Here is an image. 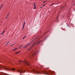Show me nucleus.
<instances>
[{
    "label": "nucleus",
    "mask_w": 75,
    "mask_h": 75,
    "mask_svg": "<svg viewBox=\"0 0 75 75\" xmlns=\"http://www.w3.org/2000/svg\"><path fill=\"white\" fill-rule=\"evenodd\" d=\"M19 64L20 65H22V64H23V65H25L28 66L29 65L28 63L26 61H22L20 60Z\"/></svg>",
    "instance_id": "nucleus-1"
},
{
    "label": "nucleus",
    "mask_w": 75,
    "mask_h": 75,
    "mask_svg": "<svg viewBox=\"0 0 75 75\" xmlns=\"http://www.w3.org/2000/svg\"><path fill=\"white\" fill-rule=\"evenodd\" d=\"M4 68L6 71H8L10 69L8 67L2 66L0 64V68Z\"/></svg>",
    "instance_id": "nucleus-2"
},
{
    "label": "nucleus",
    "mask_w": 75,
    "mask_h": 75,
    "mask_svg": "<svg viewBox=\"0 0 75 75\" xmlns=\"http://www.w3.org/2000/svg\"><path fill=\"white\" fill-rule=\"evenodd\" d=\"M18 72H19L21 74H22L23 73H25V70H24V71L23 70H22L21 69H18Z\"/></svg>",
    "instance_id": "nucleus-3"
},
{
    "label": "nucleus",
    "mask_w": 75,
    "mask_h": 75,
    "mask_svg": "<svg viewBox=\"0 0 75 75\" xmlns=\"http://www.w3.org/2000/svg\"><path fill=\"white\" fill-rule=\"evenodd\" d=\"M42 73L48 75L49 74L48 73V71H43L42 72Z\"/></svg>",
    "instance_id": "nucleus-4"
},
{
    "label": "nucleus",
    "mask_w": 75,
    "mask_h": 75,
    "mask_svg": "<svg viewBox=\"0 0 75 75\" xmlns=\"http://www.w3.org/2000/svg\"><path fill=\"white\" fill-rule=\"evenodd\" d=\"M33 71L35 72V73H36V74H38L39 73V72L38 71L36 70H33Z\"/></svg>",
    "instance_id": "nucleus-5"
},
{
    "label": "nucleus",
    "mask_w": 75,
    "mask_h": 75,
    "mask_svg": "<svg viewBox=\"0 0 75 75\" xmlns=\"http://www.w3.org/2000/svg\"><path fill=\"white\" fill-rule=\"evenodd\" d=\"M25 24V21L24 22L23 25V30L24 29Z\"/></svg>",
    "instance_id": "nucleus-6"
},
{
    "label": "nucleus",
    "mask_w": 75,
    "mask_h": 75,
    "mask_svg": "<svg viewBox=\"0 0 75 75\" xmlns=\"http://www.w3.org/2000/svg\"><path fill=\"white\" fill-rule=\"evenodd\" d=\"M36 53V52H35L34 53V54H33L32 56H31V57H33L35 55Z\"/></svg>",
    "instance_id": "nucleus-7"
},
{
    "label": "nucleus",
    "mask_w": 75,
    "mask_h": 75,
    "mask_svg": "<svg viewBox=\"0 0 75 75\" xmlns=\"http://www.w3.org/2000/svg\"><path fill=\"white\" fill-rule=\"evenodd\" d=\"M30 45V44H28L25 46V47H24V48H25L27 47L28 45Z\"/></svg>",
    "instance_id": "nucleus-8"
},
{
    "label": "nucleus",
    "mask_w": 75,
    "mask_h": 75,
    "mask_svg": "<svg viewBox=\"0 0 75 75\" xmlns=\"http://www.w3.org/2000/svg\"><path fill=\"white\" fill-rule=\"evenodd\" d=\"M5 30H4V31H3V32L2 33H1V35H3V34H4V32H5Z\"/></svg>",
    "instance_id": "nucleus-9"
},
{
    "label": "nucleus",
    "mask_w": 75,
    "mask_h": 75,
    "mask_svg": "<svg viewBox=\"0 0 75 75\" xmlns=\"http://www.w3.org/2000/svg\"><path fill=\"white\" fill-rule=\"evenodd\" d=\"M34 9H36V6H34V7L33 8Z\"/></svg>",
    "instance_id": "nucleus-10"
},
{
    "label": "nucleus",
    "mask_w": 75,
    "mask_h": 75,
    "mask_svg": "<svg viewBox=\"0 0 75 75\" xmlns=\"http://www.w3.org/2000/svg\"><path fill=\"white\" fill-rule=\"evenodd\" d=\"M27 36H25V37H23V39H24Z\"/></svg>",
    "instance_id": "nucleus-11"
},
{
    "label": "nucleus",
    "mask_w": 75,
    "mask_h": 75,
    "mask_svg": "<svg viewBox=\"0 0 75 75\" xmlns=\"http://www.w3.org/2000/svg\"><path fill=\"white\" fill-rule=\"evenodd\" d=\"M40 42H41V41H40L39 42H37V44H39V43H40Z\"/></svg>",
    "instance_id": "nucleus-12"
},
{
    "label": "nucleus",
    "mask_w": 75,
    "mask_h": 75,
    "mask_svg": "<svg viewBox=\"0 0 75 75\" xmlns=\"http://www.w3.org/2000/svg\"><path fill=\"white\" fill-rule=\"evenodd\" d=\"M17 49H18V47H16L15 48L14 50H13V51H14L15 50H16Z\"/></svg>",
    "instance_id": "nucleus-13"
},
{
    "label": "nucleus",
    "mask_w": 75,
    "mask_h": 75,
    "mask_svg": "<svg viewBox=\"0 0 75 75\" xmlns=\"http://www.w3.org/2000/svg\"><path fill=\"white\" fill-rule=\"evenodd\" d=\"M21 52V51H19V52H17L16 53V54H17L18 53H19V52Z\"/></svg>",
    "instance_id": "nucleus-14"
},
{
    "label": "nucleus",
    "mask_w": 75,
    "mask_h": 75,
    "mask_svg": "<svg viewBox=\"0 0 75 75\" xmlns=\"http://www.w3.org/2000/svg\"><path fill=\"white\" fill-rule=\"evenodd\" d=\"M54 4V3H53V4H52V5H50V6H52Z\"/></svg>",
    "instance_id": "nucleus-15"
},
{
    "label": "nucleus",
    "mask_w": 75,
    "mask_h": 75,
    "mask_svg": "<svg viewBox=\"0 0 75 75\" xmlns=\"http://www.w3.org/2000/svg\"><path fill=\"white\" fill-rule=\"evenodd\" d=\"M35 6V3L34 2V6Z\"/></svg>",
    "instance_id": "nucleus-16"
},
{
    "label": "nucleus",
    "mask_w": 75,
    "mask_h": 75,
    "mask_svg": "<svg viewBox=\"0 0 75 75\" xmlns=\"http://www.w3.org/2000/svg\"><path fill=\"white\" fill-rule=\"evenodd\" d=\"M3 75H9L7 74H3Z\"/></svg>",
    "instance_id": "nucleus-17"
},
{
    "label": "nucleus",
    "mask_w": 75,
    "mask_h": 75,
    "mask_svg": "<svg viewBox=\"0 0 75 75\" xmlns=\"http://www.w3.org/2000/svg\"><path fill=\"white\" fill-rule=\"evenodd\" d=\"M12 70H14V68H13V69H11Z\"/></svg>",
    "instance_id": "nucleus-18"
},
{
    "label": "nucleus",
    "mask_w": 75,
    "mask_h": 75,
    "mask_svg": "<svg viewBox=\"0 0 75 75\" xmlns=\"http://www.w3.org/2000/svg\"><path fill=\"white\" fill-rule=\"evenodd\" d=\"M10 15V14H8L7 15V17H8V16H9Z\"/></svg>",
    "instance_id": "nucleus-19"
},
{
    "label": "nucleus",
    "mask_w": 75,
    "mask_h": 75,
    "mask_svg": "<svg viewBox=\"0 0 75 75\" xmlns=\"http://www.w3.org/2000/svg\"><path fill=\"white\" fill-rule=\"evenodd\" d=\"M7 18H8V17L6 16V19Z\"/></svg>",
    "instance_id": "nucleus-20"
},
{
    "label": "nucleus",
    "mask_w": 75,
    "mask_h": 75,
    "mask_svg": "<svg viewBox=\"0 0 75 75\" xmlns=\"http://www.w3.org/2000/svg\"><path fill=\"white\" fill-rule=\"evenodd\" d=\"M9 43V42H8V43H7L6 44V45H7Z\"/></svg>",
    "instance_id": "nucleus-21"
},
{
    "label": "nucleus",
    "mask_w": 75,
    "mask_h": 75,
    "mask_svg": "<svg viewBox=\"0 0 75 75\" xmlns=\"http://www.w3.org/2000/svg\"><path fill=\"white\" fill-rule=\"evenodd\" d=\"M46 2V1H45L44 2H43V3H45Z\"/></svg>",
    "instance_id": "nucleus-22"
},
{
    "label": "nucleus",
    "mask_w": 75,
    "mask_h": 75,
    "mask_svg": "<svg viewBox=\"0 0 75 75\" xmlns=\"http://www.w3.org/2000/svg\"><path fill=\"white\" fill-rule=\"evenodd\" d=\"M58 17L56 18V20H58Z\"/></svg>",
    "instance_id": "nucleus-23"
},
{
    "label": "nucleus",
    "mask_w": 75,
    "mask_h": 75,
    "mask_svg": "<svg viewBox=\"0 0 75 75\" xmlns=\"http://www.w3.org/2000/svg\"><path fill=\"white\" fill-rule=\"evenodd\" d=\"M2 7V6H1V7H0V8H1V7Z\"/></svg>",
    "instance_id": "nucleus-24"
},
{
    "label": "nucleus",
    "mask_w": 75,
    "mask_h": 75,
    "mask_svg": "<svg viewBox=\"0 0 75 75\" xmlns=\"http://www.w3.org/2000/svg\"><path fill=\"white\" fill-rule=\"evenodd\" d=\"M45 5H43V6H45Z\"/></svg>",
    "instance_id": "nucleus-25"
},
{
    "label": "nucleus",
    "mask_w": 75,
    "mask_h": 75,
    "mask_svg": "<svg viewBox=\"0 0 75 75\" xmlns=\"http://www.w3.org/2000/svg\"><path fill=\"white\" fill-rule=\"evenodd\" d=\"M23 46V45H22V46H21L20 47H20H22V46Z\"/></svg>",
    "instance_id": "nucleus-26"
},
{
    "label": "nucleus",
    "mask_w": 75,
    "mask_h": 75,
    "mask_svg": "<svg viewBox=\"0 0 75 75\" xmlns=\"http://www.w3.org/2000/svg\"><path fill=\"white\" fill-rule=\"evenodd\" d=\"M35 45V44H33V45L32 46H33L34 45Z\"/></svg>",
    "instance_id": "nucleus-27"
},
{
    "label": "nucleus",
    "mask_w": 75,
    "mask_h": 75,
    "mask_svg": "<svg viewBox=\"0 0 75 75\" xmlns=\"http://www.w3.org/2000/svg\"><path fill=\"white\" fill-rule=\"evenodd\" d=\"M3 5V4L1 6H2V7Z\"/></svg>",
    "instance_id": "nucleus-28"
},
{
    "label": "nucleus",
    "mask_w": 75,
    "mask_h": 75,
    "mask_svg": "<svg viewBox=\"0 0 75 75\" xmlns=\"http://www.w3.org/2000/svg\"><path fill=\"white\" fill-rule=\"evenodd\" d=\"M10 13H9L8 14H9Z\"/></svg>",
    "instance_id": "nucleus-29"
},
{
    "label": "nucleus",
    "mask_w": 75,
    "mask_h": 75,
    "mask_svg": "<svg viewBox=\"0 0 75 75\" xmlns=\"http://www.w3.org/2000/svg\"><path fill=\"white\" fill-rule=\"evenodd\" d=\"M14 44H13L11 46L13 45H14Z\"/></svg>",
    "instance_id": "nucleus-30"
},
{
    "label": "nucleus",
    "mask_w": 75,
    "mask_h": 75,
    "mask_svg": "<svg viewBox=\"0 0 75 75\" xmlns=\"http://www.w3.org/2000/svg\"><path fill=\"white\" fill-rule=\"evenodd\" d=\"M63 8H64V7H62V9H63Z\"/></svg>",
    "instance_id": "nucleus-31"
},
{
    "label": "nucleus",
    "mask_w": 75,
    "mask_h": 75,
    "mask_svg": "<svg viewBox=\"0 0 75 75\" xmlns=\"http://www.w3.org/2000/svg\"><path fill=\"white\" fill-rule=\"evenodd\" d=\"M42 7H41V8H42Z\"/></svg>",
    "instance_id": "nucleus-32"
},
{
    "label": "nucleus",
    "mask_w": 75,
    "mask_h": 75,
    "mask_svg": "<svg viewBox=\"0 0 75 75\" xmlns=\"http://www.w3.org/2000/svg\"><path fill=\"white\" fill-rule=\"evenodd\" d=\"M1 8H0V9H1Z\"/></svg>",
    "instance_id": "nucleus-33"
},
{
    "label": "nucleus",
    "mask_w": 75,
    "mask_h": 75,
    "mask_svg": "<svg viewBox=\"0 0 75 75\" xmlns=\"http://www.w3.org/2000/svg\"><path fill=\"white\" fill-rule=\"evenodd\" d=\"M34 44H35V43Z\"/></svg>",
    "instance_id": "nucleus-34"
},
{
    "label": "nucleus",
    "mask_w": 75,
    "mask_h": 75,
    "mask_svg": "<svg viewBox=\"0 0 75 75\" xmlns=\"http://www.w3.org/2000/svg\"><path fill=\"white\" fill-rule=\"evenodd\" d=\"M57 22H58V21H57Z\"/></svg>",
    "instance_id": "nucleus-35"
}]
</instances>
